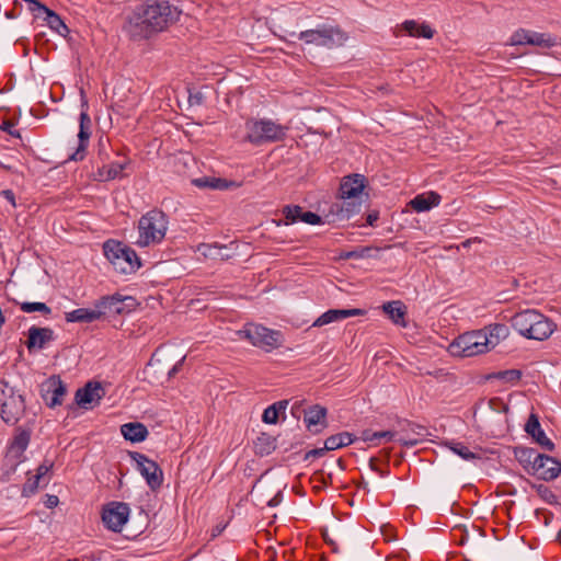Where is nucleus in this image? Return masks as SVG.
<instances>
[{
	"label": "nucleus",
	"instance_id": "nucleus-35",
	"mask_svg": "<svg viewBox=\"0 0 561 561\" xmlns=\"http://www.w3.org/2000/svg\"><path fill=\"white\" fill-rule=\"evenodd\" d=\"M129 160L122 162H112L99 170V178L102 181H110L122 176L123 170L127 167Z\"/></svg>",
	"mask_w": 561,
	"mask_h": 561
},
{
	"label": "nucleus",
	"instance_id": "nucleus-13",
	"mask_svg": "<svg viewBox=\"0 0 561 561\" xmlns=\"http://www.w3.org/2000/svg\"><path fill=\"white\" fill-rule=\"evenodd\" d=\"M135 306V298L130 296H123L114 294L112 296L102 297L95 307L104 314H122L129 312Z\"/></svg>",
	"mask_w": 561,
	"mask_h": 561
},
{
	"label": "nucleus",
	"instance_id": "nucleus-11",
	"mask_svg": "<svg viewBox=\"0 0 561 561\" xmlns=\"http://www.w3.org/2000/svg\"><path fill=\"white\" fill-rule=\"evenodd\" d=\"M130 508L124 502H110L102 512V520L105 527L112 531H121L127 523Z\"/></svg>",
	"mask_w": 561,
	"mask_h": 561
},
{
	"label": "nucleus",
	"instance_id": "nucleus-16",
	"mask_svg": "<svg viewBox=\"0 0 561 561\" xmlns=\"http://www.w3.org/2000/svg\"><path fill=\"white\" fill-rule=\"evenodd\" d=\"M103 394L104 390L100 382L89 381L76 391L75 401L81 408L92 409L100 404Z\"/></svg>",
	"mask_w": 561,
	"mask_h": 561
},
{
	"label": "nucleus",
	"instance_id": "nucleus-33",
	"mask_svg": "<svg viewBox=\"0 0 561 561\" xmlns=\"http://www.w3.org/2000/svg\"><path fill=\"white\" fill-rule=\"evenodd\" d=\"M522 375L523 374L519 369H506V370H499V371L490 373V374L485 375L484 379L486 381L496 379L504 385H515L520 380Z\"/></svg>",
	"mask_w": 561,
	"mask_h": 561
},
{
	"label": "nucleus",
	"instance_id": "nucleus-18",
	"mask_svg": "<svg viewBox=\"0 0 561 561\" xmlns=\"http://www.w3.org/2000/svg\"><path fill=\"white\" fill-rule=\"evenodd\" d=\"M327 409L314 404L304 410V422L306 427L312 434H319L327 427Z\"/></svg>",
	"mask_w": 561,
	"mask_h": 561
},
{
	"label": "nucleus",
	"instance_id": "nucleus-53",
	"mask_svg": "<svg viewBox=\"0 0 561 561\" xmlns=\"http://www.w3.org/2000/svg\"><path fill=\"white\" fill-rule=\"evenodd\" d=\"M283 500V491L278 490L277 493L267 502V505L270 507H275L280 504Z\"/></svg>",
	"mask_w": 561,
	"mask_h": 561
},
{
	"label": "nucleus",
	"instance_id": "nucleus-37",
	"mask_svg": "<svg viewBox=\"0 0 561 561\" xmlns=\"http://www.w3.org/2000/svg\"><path fill=\"white\" fill-rule=\"evenodd\" d=\"M304 208L299 205H286L283 207V215L285 217V220H278L277 226L280 225H291L297 221H301V216L304 215Z\"/></svg>",
	"mask_w": 561,
	"mask_h": 561
},
{
	"label": "nucleus",
	"instance_id": "nucleus-58",
	"mask_svg": "<svg viewBox=\"0 0 561 561\" xmlns=\"http://www.w3.org/2000/svg\"><path fill=\"white\" fill-rule=\"evenodd\" d=\"M1 195L12 205L15 206V195L12 190H3Z\"/></svg>",
	"mask_w": 561,
	"mask_h": 561
},
{
	"label": "nucleus",
	"instance_id": "nucleus-61",
	"mask_svg": "<svg viewBox=\"0 0 561 561\" xmlns=\"http://www.w3.org/2000/svg\"><path fill=\"white\" fill-rule=\"evenodd\" d=\"M323 538H324V541L332 547V551L333 552H337L339 551L335 541L329 537L327 531L323 534Z\"/></svg>",
	"mask_w": 561,
	"mask_h": 561
},
{
	"label": "nucleus",
	"instance_id": "nucleus-3",
	"mask_svg": "<svg viewBox=\"0 0 561 561\" xmlns=\"http://www.w3.org/2000/svg\"><path fill=\"white\" fill-rule=\"evenodd\" d=\"M244 141L253 146L282 141L287 133L286 126L270 118H249L244 124Z\"/></svg>",
	"mask_w": 561,
	"mask_h": 561
},
{
	"label": "nucleus",
	"instance_id": "nucleus-43",
	"mask_svg": "<svg viewBox=\"0 0 561 561\" xmlns=\"http://www.w3.org/2000/svg\"><path fill=\"white\" fill-rule=\"evenodd\" d=\"M277 410L275 407L268 405L262 415V421L266 424H276L278 422Z\"/></svg>",
	"mask_w": 561,
	"mask_h": 561
},
{
	"label": "nucleus",
	"instance_id": "nucleus-21",
	"mask_svg": "<svg viewBox=\"0 0 561 561\" xmlns=\"http://www.w3.org/2000/svg\"><path fill=\"white\" fill-rule=\"evenodd\" d=\"M365 178L360 174H353L344 178L340 185L341 199H352L358 197L365 187Z\"/></svg>",
	"mask_w": 561,
	"mask_h": 561
},
{
	"label": "nucleus",
	"instance_id": "nucleus-23",
	"mask_svg": "<svg viewBox=\"0 0 561 561\" xmlns=\"http://www.w3.org/2000/svg\"><path fill=\"white\" fill-rule=\"evenodd\" d=\"M440 195L435 192H430L427 194L416 195L413 199L410 201L409 205L411 208L417 213L427 211L435 206H438L440 203Z\"/></svg>",
	"mask_w": 561,
	"mask_h": 561
},
{
	"label": "nucleus",
	"instance_id": "nucleus-29",
	"mask_svg": "<svg viewBox=\"0 0 561 561\" xmlns=\"http://www.w3.org/2000/svg\"><path fill=\"white\" fill-rule=\"evenodd\" d=\"M30 433L27 431H21L16 434L10 445L9 453L15 457L18 462L24 460V451L30 444Z\"/></svg>",
	"mask_w": 561,
	"mask_h": 561
},
{
	"label": "nucleus",
	"instance_id": "nucleus-14",
	"mask_svg": "<svg viewBox=\"0 0 561 561\" xmlns=\"http://www.w3.org/2000/svg\"><path fill=\"white\" fill-rule=\"evenodd\" d=\"M531 476H536L543 481H552L561 473V461L554 457L539 454L536 465L531 467Z\"/></svg>",
	"mask_w": 561,
	"mask_h": 561
},
{
	"label": "nucleus",
	"instance_id": "nucleus-20",
	"mask_svg": "<svg viewBox=\"0 0 561 561\" xmlns=\"http://www.w3.org/2000/svg\"><path fill=\"white\" fill-rule=\"evenodd\" d=\"M525 432L531 436V438L540 445L545 450L553 451L554 444L553 442L547 437L546 433L541 428L539 423V419L536 414L531 413L528 417V421L525 424Z\"/></svg>",
	"mask_w": 561,
	"mask_h": 561
},
{
	"label": "nucleus",
	"instance_id": "nucleus-41",
	"mask_svg": "<svg viewBox=\"0 0 561 561\" xmlns=\"http://www.w3.org/2000/svg\"><path fill=\"white\" fill-rule=\"evenodd\" d=\"M530 36V31L525 28H518L515 31L511 38H510V45L512 46H519V45H529L528 39Z\"/></svg>",
	"mask_w": 561,
	"mask_h": 561
},
{
	"label": "nucleus",
	"instance_id": "nucleus-60",
	"mask_svg": "<svg viewBox=\"0 0 561 561\" xmlns=\"http://www.w3.org/2000/svg\"><path fill=\"white\" fill-rule=\"evenodd\" d=\"M59 500L56 495H47V501L45 502L46 506L51 508L58 504Z\"/></svg>",
	"mask_w": 561,
	"mask_h": 561
},
{
	"label": "nucleus",
	"instance_id": "nucleus-44",
	"mask_svg": "<svg viewBox=\"0 0 561 561\" xmlns=\"http://www.w3.org/2000/svg\"><path fill=\"white\" fill-rule=\"evenodd\" d=\"M301 221L308 225L323 224L321 216L312 211H304V215L301 216Z\"/></svg>",
	"mask_w": 561,
	"mask_h": 561
},
{
	"label": "nucleus",
	"instance_id": "nucleus-27",
	"mask_svg": "<svg viewBox=\"0 0 561 561\" xmlns=\"http://www.w3.org/2000/svg\"><path fill=\"white\" fill-rule=\"evenodd\" d=\"M382 310L394 324L405 327L404 316L407 310L405 306L400 300L385 302Z\"/></svg>",
	"mask_w": 561,
	"mask_h": 561
},
{
	"label": "nucleus",
	"instance_id": "nucleus-56",
	"mask_svg": "<svg viewBox=\"0 0 561 561\" xmlns=\"http://www.w3.org/2000/svg\"><path fill=\"white\" fill-rule=\"evenodd\" d=\"M408 425L411 428V432L414 433L417 436V438L425 435V432H426L425 427H423L421 425H416V424H411V423H409Z\"/></svg>",
	"mask_w": 561,
	"mask_h": 561
},
{
	"label": "nucleus",
	"instance_id": "nucleus-36",
	"mask_svg": "<svg viewBox=\"0 0 561 561\" xmlns=\"http://www.w3.org/2000/svg\"><path fill=\"white\" fill-rule=\"evenodd\" d=\"M276 448V439L265 433H262L254 442V450L256 455L266 456Z\"/></svg>",
	"mask_w": 561,
	"mask_h": 561
},
{
	"label": "nucleus",
	"instance_id": "nucleus-15",
	"mask_svg": "<svg viewBox=\"0 0 561 561\" xmlns=\"http://www.w3.org/2000/svg\"><path fill=\"white\" fill-rule=\"evenodd\" d=\"M42 398L49 408H55L62 403V398L67 393V387L58 376L49 377L42 385Z\"/></svg>",
	"mask_w": 561,
	"mask_h": 561
},
{
	"label": "nucleus",
	"instance_id": "nucleus-42",
	"mask_svg": "<svg viewBox=\"0 0 561 561\" xmlns=\"http://www.w3.org/2000/svg\"><path fill=\"white\" fill-rule=\"evenodd\" d=\"M21 310L27 313L42 312L49 314L51 309L45 302H23L21 304Z\"/></svg>",
	"mask_w": 561,
	"mask_h": 561
},
{
	"label": "nucleus",
	"instance_id": "nucleus-34",
	"mask_svg": "<svg viewBox=\"0 0 561 561\" xmlns=\"http://www.w3.org/2000/svg\"><path fill=\"white\" fill-rule=\"evenodd\" d=\"M355 437L353 434L348 432H342L335 435H331L324 442L325 449L329 451L339 449L341 447L348 446L355 442Z\"/></svg>",
	"mask_w": 561,
	"mask_h": 561
},
{
	"label": "nucleus",
	"instance_id": "nucleus-31",
	"mask_svg": "<svg viewBox=\"0 0 561 561\" xmlns=\"http://www.w3.org/2000/svg\"><path fill=\"white\" fill-rule=\"evenodd\" d=\"M445 445L460 458L466 461H473L477 459H481L480 450L481 448L474 447L476 450H471L467 445L456 440L446 442Z\"/></svg>",
	"mask_w": 561,
	"mask_h": 561
},
{
	"label": "nucleus",
	"instance_id": "nucleus-7",
	"mask_svg": "<svg viewBox=\"0 0 561 561\" xmlns=\"http://www.w3.org/2000/svg\"><path fill=\"white\" fill-rule=\"evenodd\" d=\"M486 335L483 331H472L459 335L448 347L453 356L471 357L488 352Z\"/></svg>",
	"mask_w": 561,
	"mask_h": 561
},
{
	"label": "nucleus",
	"instance_id": "nucleus-30",
	"mask_svg": "<svg viewBox=\"0 0 561 561\" xmlns=\"http://www.w3.org/2000/svg\"><path fill=\"white\" fill-rule=\"evenodd\" d=\"M360 203H355L351 199H341L331 206V213L335 214L339 219H348L352 215L359 211Z\"/></svg>",
	"mask_w": 561,
	"mask_h": 561
},
{
	"label": "nucleus",
	"instance_id": "nucleus-48",
	"mask_svg": "<svg viewBox=\"0 0 561 561\" xmlns=\"http://www.w3.org/2000/svg\"><path fill=\"white\" fill-rule=\"evenodd\" d=\"M373 248L364 247L356 250L351 251V255L354 256V259H365L370 257Z\"/></svg>",
	"mask_w": 561,
	"mask_h": 561
},
{
	"label": "nucleus",
	"instance_id": "nucleus-8",
	"mask_svg": "<svg viewBox=\"0 0 561 561\" xmlns=\"http://www.w3.org/2000/svg\"><path fill=\"white\" fill-rule=\"evenodd\" d=\"M243 333L253 346L265 352H272L284 343V335L280 331L261 324H251L244 329Z\"/></svg>",
	"mask_w": 561,
	"mask_h": 561
},
{
	"label": "nucleus",
	"instance_id": "nucleus-54",
	"mask_svg": "<svg viewBox=\"0 0 561 561\" xmlns=\"http://www.w3.org/2000/svg\"><path fill=\"white\" fill-rule=\"evenodd\" d=\"M272 407H275V410H277V415L279 416L280 414H284L285 411H286V408L288 405V400H280V401H277L273 404H271Z\"/></svg>",
	"mask_w": 561,
	"mask_h": 561
},
{
	"label": "nucleus",
	"instance_id": "nucleus-4",
	"mask_svg": "<svg viewBox=\"0 0 561 561\" xmlns=\"http://www.w3.org/2000/svg\"><path fill=\"white\" fill-rule=\"evenodd\" d=\"M298 39L304 41L307 45H314L328 49H334L343 46L348 39L347 33L336 24H320L316 28L291 33Z\"/></svg>",
	"mask_w": 561,
	"mask_h": 561
},
{
	"label": "nucleus",
	"instance_id": "nucleus-12",
	"mask_svg": "<svg viewBox=\"0 0 561 561\" xmlns=\"http://www.w3.org/2000/svg\"><path fill=\"white\" fill-rule=\"evenodd\" d=\"M27 3L28 10L33 13L36 19H43L46 24L61 36H66L69 33L68 26L64 23L61 18L53 10L47 8L38 0H23Z\"/></svg>",
	"mask_w": 561,
	"mask_h": 561
},
{
	"label": "nucleus",
	"instance_id": "nucleus-28",
	"mask_svg": "<svg viewBox=\"0 0 561 561\" xmlns=\"http://www.w3.org/2000/svg\"><path fill=\"white\" fill-rule=\"evenodd\" d=\"M192 184L202 190H218L224 191L232 185L231 182H228L222 178L215 176H202L192 180Z\"/></svg>",
	"mask_w": 561,
	"mask_h": 561
},
{
	"label": "nucleus",
	"instance_id": "nucleus-49",
	"mask_svg": "<svg viewBox=\"0 0 561 561\" xmlns=\"http://www.w3.org/2000/svg\"><path fill=\"white\" fill-rule=\"evenodd\" d=\"M325 451H329L328 449H325V446L322 447V448H314V449H311L309 451H307L305 454V457L304 459L305 460H308L310 458H319V457H322L324 456Z\"/></svg>",
	"mask_w": 561,
	"mask_h": 561
},
{
	"label": "nucleus",
	"instance_id": "nucleus-39",
	"mask_svg": "<svg viewBox=\"0 0 561 561\" xmlns=\"http://www.w3.org/2000/svg\"><path fill=\"white\" fill-rule=\"evenodd\" d=\"M396 433L392 431H381V432H373L370 430H365L362 433V439L364 442L375 443L381 438H385L387 442L393 440Z\"/></svg>",
	"mask_w": 561,
	"mask_h": 561
},
{
	"label": "nucleus",
	"instance_id": "nucleus-5",
	"mask_svg": "<svg viewBox=\"0 0 561 561\" xmlns=\"http://www.w3.org/2000/svg\"><path fill=\"white\" fill-rule=\"evenodd\" d=\"M168 225V216L162 210L154 208L147 211L138 221L139 237L136 244L144 248L162 242Z\"/></svg>",
	"mask_w": 561,
	"mask_h": 561
},
{
	"label": "nucleus",
	"instance_id": "nucleus-47",
	"mask_svg": "<svg viewBox=\"0 0 561 561\" xmlns=\"http://www.w3.org/2000/svg\"><path fill=\"white\" fill-rule=\"evenodd\" d=\"M188 103L191 106H199L204 103V94L201 91L190 92Z\"/></svg>",
	"mask_w": 561,
	"mask_h": 561
},
{
	"label": "nucleus",
	"instance_id": "nucleus-6",
	"mask_svg": "<svg viewBox=\"0 0 561 561\" xmlns=\"http://www.w3.org/2000/svg\"><path fill=\"white\" fill-rule=\"evenodd\" d=\"M103 252L114 270L118 273L131 274L141 266L140 259L136 251L121 241H105Z\"/></svg>",
	"mask_w": 561,
	"mask_h": 561
},
{
	"label": "nucleus",
	"instance_id": "nucleus-57",
	"mask_svg": "<svg viewBox=\"0 0 561 561\" xmlns=\"http://www.w3.org/2000/svg\"><path fill=\"white\" fill-rule=\"evenodd\" d=\"M11 387L5 380H0V401L5 397V393L11 392Z\"/></svg>",
	"mask_w": 561,
	"mask_h": 561
},
{
	"label": "nucleus",
	"instance_id": "nucleus-24",
	"mask_svg": "<svg viewBox=\"0 0 561 561\" xmlns=\"http://www.w3.org/2000/svg\"><path fill=\"white\" fill-rule=\"evenodd\" d=\"M121 433L126 440H129L131 443L144 442L149 434L147 427L139 422H129L123 424L121 426Z\"/></svg>",
	"mask_w": 561,
	"mask_h": 561
},
{
	"label": "nucleus",
	"instance_id": "nucleus-63",
	"mask_svg": "<svg viewBox=\"0 0 561 561\" xmlns=\"http://www.w3.org/2000/svg\"><path fill=\"white\" fill-rule=\"evenodd\" d=\"M369 468H370L374 472H376V471H377V469L379 468V467H377V465H376V459H375V458H370V460H369Z\"/></svg>",
	"mask_w": 561,
	"mask_h": 561
},
{
	"label": "nucleus",
	"instance_id": "nucleus-26",
	"mask_svg": "<svg viewBox=\"0 0 561 561\" xmlns=\"http://www.w3.org/2000/svg\"><path fill=\"white\" fill-rule=\"evenodd\" d=\"M102 317V311L95 307L94 309L78 308L72 311L66 312L65 318L67 322H84L91 323Z\"/></svg>",
	"mask_w": 561,
	"mask_h": 561
},
{
	"label": "nucleus",
	"instance_id": "nucleus-64",
	"mask_svg": "<svg viewBox=\"0 0 561 561\" xmlns=\"http://www.w3.org/2000/svg\"><path fill=\"white\" fill-rule=\"evenodd\" d=\"M376 473H378L381 478H386V477H388L389 471L385 470V469H381V468H378Z\"/></svg>",
	"mask_w": 561,
	"mask_h": 561
},
{
	"label": "nucleus",
	"instance_id": "nucleus-51",
	"mask_svg": "<svg viewBox=\"0 0 561 561\" xmlns=\"http://www.w3.org/2000/svg\"><path fill=\"white\" fill-rule=\"evenodd\" d=\"M51 467H53V463H49V465L42 463L37 468V472L35 474L36 480H41L44 476H46L47 472L51 469Z\"/></svg>",
	"mask_w": 561,
	"mask_h": 561
},
{
	"label": "nucleus",
	"instance_id": "nucleus-9",
	"mask_svg": "<svg viewBox=\"0 0 561 561\" xmlns=\"http://www.w3.org/2000/svg\"><path fill=\"white\" fill-rule=\"evenodd\" d=\"M129 457L136 463V469L144 477L148 486L152 491L158 490L163 483V472L159 465L138 451H129Z\"/></svg>",
	"mask_w": 561,
	"mask_h": 561
},
{
	"label": "nucleus",
	"instance_id": "nucleus-17",
	"mask_svg": "<svg viewBox=\"0 0 561 561\" xmlns=\"http://www.w3.org/2000/svg\"><path fill=\"white\" fill-rule=\"evenodd\" d=\"M80 126H79V144L76 151L69 156V161H82L85 157L89 139L91 136V118L87 111L80 113Z\"/></svg>",
	"mask_w": 561,
	"mask_h": 561
},
{
	"label": "nucleus",
	"instance_id": "nucleus-46",
	"mask_svg": "<svg viewBox=\"0 0 561 561\" xmlns=\"http://www.w3.org/2000/svg\"><path fill=\"white\" fill-rule=\"evenodd\" d=\"M435 31L427 24L422 23L419 31L416 32L415 37H424V38H432L434 36Z\"/></svg>",
	"mask_w": 561,
	"mask_h": 561
},
{
	"label": "nucleus",
	"instance_id": "nucleus-10",
	"mask_svg": "<svg viewBox=\"0 0 561 561\" xmlns=\"http://www.w3.org/2000/svg\"><path fill=\"white\" fill-rule=\"evenodd\" d=\"M7 398L0 401L1 405V419L7 424H15L25 412V400L24 397L19 393L14 388L11 392L5 393Z\"/></svg>",
	"mask_w": 561,
	"mask_h": 561
},
{
	"label": "nucleus",
	"instance_id": "nucleus-55",
	"mask_svg": "<svg viewBox=\"0 0 561 561\" xmlns=\"http://www.w3.org/2000/svg\"><path fill=\"white\" fill-rule=\"evenodd\" d=\"M185 360V357H182L179 362H176L171 369L168 371V377L172 378L174 377L180 369L182 368L183 362Z\"/></svg>",
	"mask_w": 561,
	"mask_h": 561
},
{
	"label": "nucleus",
	"instance_id": "nucleus-2",
	"mask_svg": "<svg viewBox=\"0 0 561 561\" xmlns=\"http://www.w3.org/2000/svg\"><path fill=\"white\" fill-rule=\"evenodd\" d=\"M512 327L529 340L545 341L556 330V324L535 309H526L514 314Z\"/></svg>",
	"mask_w": 561,
	"mask_h": 561
},
{
	"label": "nucleus",
	"instance_id": "nucleus-40",
	"mask_svg": "<svg viewBox=\"0 0 561 561\" xmlns=\"http://www.w3.org/2000/svg\"><path fill=\"white\" fill-rule=\"evenodd\" d=\"M531 488L535 489L537 494L548 504L557 503V495L547 485L533 483Z\"/></svg>",
	"mask_w": 561,
	"mask_h": 561
},
{
	"label": "nucleus",
	"instance_id": "nucleus-50",
	"mask_svg": "<svg viewBox=\"0 0 561 561\" xmlns=\"http://www.w3.org/2000/svg\"><path fill=\"white\" fill-rule=\"evenodd\" d=\"M38 483H39V480H36V478L34 477V480L31 481L28 480L27 483L24 484L23 486V494H26V492H35L38 488Z\"/></svg>",
	"mask_w": 561,
	"mask_h": 561
},
{
	"label": "nucleus",
	"instance_id": "nucleus-59",
	"mask_svg": "<svg viewBox=\"0 0 561 561\" xmlns=\"http://www.w3.org/2000/svg\"><path fill=\"white\" fill-rule=\"evenodd\" d=\"M379 219V214L378 211H373V213H369L368 216H367V225L369 226H374L375 222Z\"/></svg>",
	"mask_w": 561,
	"mask_h": 561
},
{
	"label": "nucleus",
	"instance_id": "nucleus-22",
	"mask_svg": "<svg viewBox=\"0 0 561 561\" xmlns=\"http://www.w3.org/2000/svg\"><path fill=\"white\" fill-rule=\"evenodd\" d=\"M365 311L363 309H330L318 317L312 323L311 328L322 327L332 322H336L350 317L362 316Z\"/></svg>",
	"mask_w": 561,
	"mask_h": 561
},
{
	"label": "nucleus",
	"instance_id": "nucleus-38",
	"mask_svg": "<svg viewBox=\"0 0 561 561\" xmlns=\"http://www.w3.org/2000/svg\"><path fill=\"white\" fill-rule=\"evenodd\" d=\"M528 43L533 46L550 48L557 44V41L550 34L530 31Z\"/></svg>",
	"mask_w": 561,
	"mask_h": 561
},
{
	"label": "nucleus",
	"instance_id": "nucleus-45",
	"mask_svg": "<svg viewBox=\"0 0 561 561\" xmlns=\"http://www.w3.org/2000/svg\"><path fill=\"white\" fill-rule=\"evenodd\" d=\"M401 26L410 36L415 37L421 24L414 20H407L402 23Z\"/></svg>",
	"mask_w": 561,
	"mask_h": 561
},
{
	"label": "nucleus",
	"instance_id": "nucleus-52",
	"mask_svg": "<svg viewBox=\"0 0 561 561\" xmlns=\"http://www.w3.org/2000/svg\"><path fill=\"white\" fill-rule=\"evenodd\" d=\"M420 438L417 437H401L398 439V442L403 445V446H407V447H413L415 445H417L420 443Z\"/></svg>",
	"mask_w": 561,
	"mask_h": 561
},
{
	"label": "nucleus",
	"instance_id": "nucleus-25",
	"mask_svg": "<svg viewBox=\"0 0 561 561\" xmlns=\"http://www.w3.org/2000/svg\"><path fill=\"white\" fill-rule=\"evenodd\" d=\"M515 459L522 465L528 474H531V467L536 465L539 453L535 448L516 446L513 449Z\"/></svg>",
	"mask_w": 561,
	"mask_h": 561
},
{
	"label": "nucleus",
	"instance_id": "nucleus-32",
	"mask_svg": "<svg viewBox=\"0 0 561 561\" xmlns=\"http://www.w3.org/2000/svg\"><path fill=\"white\" fill-rule=\"evenodd\" d=\"M486 335V347L488 350L494 348L502 339H505L507 335V328L505 324L495 323L482 330Z\"/></svg>",
	"mask_w": 561,
	"mask_h": 561
},
{
	"label": "nucleus",
	"instance_id": "nucleus-1",
	"mask_svg": "<svg viewBox=\"0 0 561 561\" xmlns=\"http://www.w3.org/2000/svg\"><path fill=\"white\" fill-rule=\"evenodd\" d=\"M181 13L168 0H148L126 16L123 30L134 42L148 41L175 24Z\"/></svg>",
	"mask_w": 561,
	"mask_h": 561
},
{
	"label": "nucleus",
	"instance_id": "nucleus-62",
	"mask_svg": "<svg viewBox=\"0 0 561 561\" xmlns=\"http://www.w3.org/2000/svg\"><path fill=\"white\" fill-rule=\"evenodd\" d=\"M13 127V124L10 122H4L3 126L1 127L3 130L8 131L9 134L13 135V131L11 128Z\"/></svg>",
	"mask_w": 561,
	"mask_h": 561
},
{
	"label": "nucleus",
	"instance_id": "nucleus-19",
	"mask_svg": "<svg viewBox=\"0 0 561 561\" xmlns=\"http://www.w3.org/2000/svg\"><path fill=\"white\" fill-rule=\"evenodd\" d=\"M55 340V332L50 328L31 327L27 331V341L25 345L30 352L33 350H43L47 343Z\"/></svg>",
	"mask_w": 561,
	"mask_h": 561
}]
</instances>
